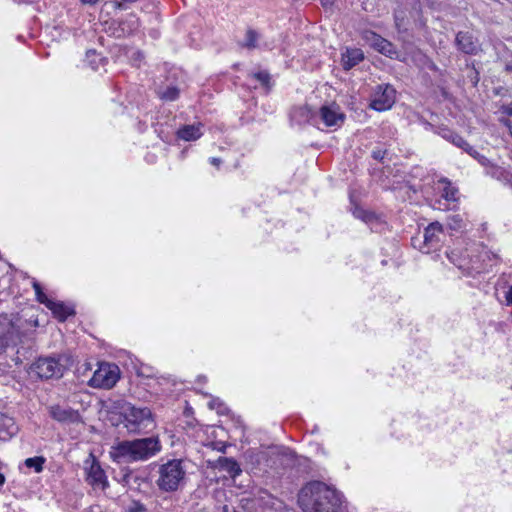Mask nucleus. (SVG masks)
<instances>
[{
    "instance_id": "obj_1",
    "label": "nucleus",
    "mask_w": 512,
    "mask_h": 512,
    "mask_svg": "<svg viewBox=\"0 0 512 512\" xmlns=\"http://www.w3.org/2000/svg\"><path fill=\"white\" fill-rule=\"evenodd\" d=\"M339 501L336 491L319 481L308 483L298 495V503L304 512H335Z\"/></svg>"
},
{
    "instance_id": "obj_2",
    "label": "nucleus",
    "mask_w": 512,
    "mask_h": 512,
    "mask_svg": "<svg viewBox=\"0 0 512 512\" xmlns=\"http://www.w3.org/2000/svg\"><path fill=\"white\" fill-rule=\"evenodd\" d=\"M161 450V444L157 437L124 440L112 447L111 458L119 463L126 464L136 461H145Z\"/></svg>"
},
{
    "instance_id": "obj_3",
    "label": "nucleus",
    "mask_w": 512,
    "mask_h": 512,
    "mask_svg": "<svg viewBox=\"0 0 512 512\" xmlns=\"http://www.w3.org/2000/svg\"><path fill=\"white\" fill-rule=\"evenodd\" d=\"M126 421V428L133 433H143L154 427L151 410L147 407L136 408L130 403L121 406Z\"/></svg>"
},
{
    "instance_id": "obj_4",
    "label": "nucleus",
    "mask_w": 512,
    "mask_h": 512,
    "mask_svg": "<svg viewBox=\"0 0 512 512\" xmlns=\"http://www.w3.org/2000/svg\"><path fill=\"white\" fill-rule=\"evenodd\" d=\"M159 474L160 476L157 480L159 489L166 492L176 491L185 477L182 461L179 459L168 461L160 466Z\"/></svg>"
},
{
    "instance_id": "obj_5",
    "label": "nucleus",
    "mask_w": 512,
    "mask_h": 512,
    "mask_svg": "<svg viewBox=\"0 0 512 512\" xmlns=\"http://www.w3.org/2000/svg\"><path fill=\"white\" fill-rule=\"evenodd\" d=\"M63 360L68 361V358L39 357L31 365V371L42 380L59 379L63 376L66 369Z\"/></svg>"
},
{
    "instance_id": "obj_6",
    "label": "nucleus",
    "mask_w": 512,
    "mask_h": 512,
    "mask_svg": "<svg viewBox=\"0 0 512 512\" xmlns=\"http://www.w3.org/2000/svg\"><path fill=\"white\" fill-rule=\"evenodd\" d=\"M118 367L110 364H101L89 380L94 388H112L118 381Z\"/></svg>"
},
{
    "instance_id": "obj_7",
    "label": "nucleus",
    "mask_w": 512,
    "mask_h": 512,
    "mask_svg": "<svg viewBox=\"0 0 512 512\" xmlns=\"http://www.w3.org/2000/svg\"><path fill=\"white\" fill-rule=\"evenodd\" d=\"M396 91L391 85H378L374 98L370 104L377 111H384L394 104Z\"/></svg>"
},
{
    "instance_id": "obj_8",
    "label": "nucleus",
    "mask_w": 512,
    "mask_h": 512,
    "mask_svg": "<svg viewBox=\"0 0 512 512\" xmlns=\"http://www.w3.org/2000/svg\"><path fill=\"white\" fill-rule=\"evenodd\" d=\"M454 43L457 49L466 55H476L481 50L478 40L469 31H459Z\"/></svg>"
},
{
    "instance_id": "obj_9",
    "label": "nucleus",
    "mask_w": 512,
    "mask_h": 512,
    "mask_svg": "<svg viewBox=\"0 0 512 512\" xmlns=\"http://www.w3.org/2000/svg\"><path fill=\"white\" fill-rule=\"evenodd\" d=\"M86 470V481L94 486V487H101L104 489L107 485L106 482V476L101 468L100 464L95 460V458L92 459L89 466L85 468Z\"/></svg>"
},
{
    "instance_id": "obj_10",
    "label": "nucleus",
    "mask_w": 512,
    "mask_h": 512,
    "mask_svg": "<svg viewBox=\"0 0 512 512\" xmlns=\"http://www.w3.org/2000/svg\"><path fill=\"white\" fill-rule=\"evenodd\" d=\"M367 39L371 41L372 47L375 50H377L379 53H381L387 57H390V58L397 56L398 51H397L395 45L392 44L387 39L381 37L380 35H378L374 32H371L370 37H368Z\"/></svg>"
},
{
    "instance_id": "obj_11",
    "label": "nucleus",
    "mask_w": 512,
    "mask_h": 512,
    "mask_svg": "<svg viewBox=\"0 0 512 512\" xmlns=\"http://www.w3.org/2000/svg\"><path fill=\"white\" fill-rule=\"evenodd\" d=\"M50 415L58 422L75 423L80 419L78 411L71 408H62L58 405L50 408Z\"/></svg>"
},
{
    "instance_id": "obj_12",
    "label": "nucleus",
    "mask_w": 512,
    "mask_h": 512,
    "mask_svg": "<svg viewBox=\"0 0 512 512\" xmlns=\"http://www.w3.org/2000/svg\"><path fill=\"white\" fill-rule=\"evenodd\" d=\"M321 118L327 126L339 125L344 122L345 115L339 112V107L323 106L320 109Z\"/></svg>"
},
{
    "instance_id": "obj_13",
    "label": "nucleus",
    "mask_w": 512,
    "mask_h": 512,
    "mask_svg": "<svg viewBox=\"0 0 512 512\" xmlns=\"http://www.w3.org/2000/svg\"><path fill=\"white\" fill-rule=\"evenodd\" d=\"M364 59V54L361 49L347 48L346 52L342 54V66L344 70H350Z\"/></svg>"
},
{
    "instance_id": "obj_14",
    "label": "nucleus",
    "mask_w": 512,
    "mask_h": 512,
    "mask_svg": "<svg viewBox=\"0 0 512 512\" xmlns=\"http://www.w3.org/2000/svg\"><path fill=\"white\" fill-rule=\"evenodd\" d=\"M215 467L219 470L226 471L231 477H236L241 473L238 462L233 458L219 457L216 460Z\"/></svg>"
},
{
    "instance_id": "obj_15",
    "label": "nucleus",
    "mask_w": 512,
    "mask_h": 512,
    "mask_svg": "<svg viewBox=\"0 0 512 512\" xmlns=\"http://www.w3.org/2000/svg\"><path fill=\"white\" fill-rule=\"evenodd\" d=\"M47 308L52 311L53 315L60 322H64L69 316L75 314L74 309L65 305L63 302H49Z\"/></svg>"
},
{
    "instance_id": "obj_16",
    "label": "nucleus",
    "mask_w": 512,
    "mask_h": 512,
    "mask_svg": "<svg viewBox=\"0 0 512 512\" xmlns=\"http://www.w3.org/2000/svg\"><path fill=\"white\" fill-rule=\"evenodd\" d=\"M202 125L199 124H193V125H184L177 131L178 138L185 140V141H193L202 135L201 132Z\"/></svg>"
},
{
    "instance_id": "obj_17",
    "label": "nucleus",
    "mask_w": 512,
    "mask_h": 512,
    "mask_svg": "<svg viewBox=\"0 0 512 512\" xmlns=\"http://www.w3.org/2000/svg\"><path fill=\"white\" fill-rule=\"evenodd\" d=\"M443 137L448 139L449 141H451L455 146L467 151L471 156L474 157V155L469 151L472 148L460 135H458L452 131H447V132H445Z\"/></svg>"
},
{
    "instance_id": "obj_18",
    "label": "nucleus",
    "mask_w": 512,
    "mask_h": 512,
    "mask_svg": "<svg viewBox=\"0 0 512 512\" xmlns=\"http://www.w3.org/2000/svg\"><path fill=\"white\" fill-rule=\"evenodd\" d=\"M443 226L439 222H433L427 226L424 232V240L426 243H432L436 237V233L442 232Z\"/></svg>"
},
{
    "instance_id": "obj_19",
    "label": "nucleus",
    "mask_w": 512,
    "mask_h": 512,
    "mask_svg": "<svg viewBox=\"0 0 512 512\" xmlns=\"http://www.w3.org/2000/svg\"><path fill=\"white\" fill-rule=\"evenodd\" d=\"M439 182L445 184V187L443 189V197L446 200L455 201L458 190L455 187L451 186V183L447 178H442L439 180Z\"/></svg>"
},
{
    "instance_id": "obj_20",
    "label": "nucleus",
    "mask_w": 512,
    "mask_h": 512,
    "mask_svg": "<svg viewBox=\"0 0 512 512\" xmlns=\"http://www.w3.org/2000/svg\"><path fill=\"white\" fill-rule=\"evenodd\" d=\"M258 33L253 29H248L246 32V39L244 42L240 43L242 47L247 49H254L257 46Z\"/></svg>"
},
{
    "instance_id": "obj_21",
    "label": "nucleus",
    "mask_w": 512,
    "mask_h": 512,
    "mask_svg": "<svg viewBox=\"0 0 512 512\" xmlns=\"http://www.w3.org/2000/svg\"><path fill=\"white\" fill-rule=\"evenodd\" d=\"M252 77L259 81L267 90L271 89V77L267 71L253 73Z\"/></svg>"
},
{
    "instance_id": "obj_22",
    "label": "nucleus",
    "mask_w": 512,
    "mask_h": 512,
    "mask_svg": "<svg viewBox=\"0 0 512 512\" xmlns=\"http://www.w3.org/2000/svg\"><path fill=\"white\" fill-rule=\"evenodd\" d=\"M45 459L43 457H33L27 458L25 460V465L28 468H34L36 472H41L43 470V464Z\"/></svg>"
},
{
    "instance_id": "obj_23",
    "label": "nucleus",
    "mask_w": 512,
    "mask_h": 512,
    "mask_svg": "<svg viewBox=\"0 0 512 512\" xmlns=\"http://www.w3.org/2000/svg\"><path fill=\"white\" fill-rule=\"evenodd\" d=\"M353 215L356 217V218H359L365 222H371L375 216L372 212H368V211H365L363 210L362 208L356 206L354 209H353Z\"/></svg>"
},
{
    "instance_id": "obj_24",
    "label": "nucleus",
    "mask_w": 512,
    "mask_h": 512,
    "mask_svg": "<svg viewBox=\"0 0 512 512\" xmlns=\"http://www.w3.org/2000/svg\"><path fill=\"white\" fill-rule=\"evenodd\" d=\"M179 96V89L177 87H167L161 94V98L167 101L176 100Z\"/></svg>"
},
{
    "instance_id": "obj_25",
    "label": "nucleus",
    "mask_w": 512,
    "mask_h": 512,
    "mask_svg": "<svg viewBox=\"0 0 512 512\" xmlns=\"http://www.w3.org/2000/svg\"><path fill=\"white\" fill-rule=\"evenodd\" d=\"M463 226V219L460 215H452L448 217V227L451 230H459Z\"/></svg>"
},
{
    "instance_id": "obj_26",
    "label": "nucleus",
    "mask_w": 512,
    "mask_h": 512,
    "mask_svg": "<svg viewBox=\"0 0 512 512\" xmlns=\"http://www.w3.org/2000/svg\"><path fill=\"white\" fill-rule=\"evenodd\" d=\"M404 21H405V13H404V11L396 10L394 12V22H395V26H396L398 31H401L402 28L404 30H406L405 25H404Z\"/></svg>"
},
{
    "instance_id": "obj_27",
    "label": "nucleus",
    "mask_w": 512,
    "mask_h": 512,
    "mask_svg": "<svg viewBox=\"0 0 512 512\" xmlns=\"http://www.w3.org/2000/svg\"><path fill=\"white\" fill-rule=\"evenodd\" d=\"M12 342L13 339L10 334L0 335V354L5 353L7 349L11 346Z\"/></svg>"
},
{
    "instance_id": "obj_28",
    "label": "nucleus",
    "mask_w": 512,
    "mask_h": 512,
    "mask_svg": "<svg viewBox=\"0 0 512 512\" xmlns=\"http://www.w3.org/2000/svg\"><path fill=\"white\" fill-rule=\"evenodd\" d=\"M128 512H147V509L139 501H133L130 507L128 508Z\"/></svg>"
},
{
    "instance_id": "obj_29",
    "label": "nucleus",
    "mask_w": 512,
    "mask_h": 512,
    "mask_svg": "<svg viewBox=\"0 0 512 512\" xmlns=\"http://www.w3.org/2000/svg\"><path fill=\"white\" fill-rule=\"evenodd\" d=\"M276 454H278V453L275 451V448H271V450H269V451L259 452L258 457H259V459L266 460L268 458V456L276 455Z\"/></svg>"
},
{
    "instance_id": "obj_30",
    "label": "nucleus",
    "mask_w": 512,
    "mask_h": 512,
    "mask_svg": "<svg viewBox=\"0 0 512 512\" xmlns=\"http://www.w3.org/2000/svg\"><path fill=\"white\" fill-rule=\"evenodd\" d=\"M36 296H37V300L40 303L44 304L46 307H48L49 302H52V300L48 299V297L45 295L44 292H42V294H38Z\"/></svg>"
},
{
    "instance_id": "obj_31",
    "label": "nucleus",
    "mask_w": 512,
    "mask_h": 512,
    "mask_svg": "<svg viewBox=\"0 0 512 512\" xmlns=\"http://www.w3.org/2000/svg\"><path fill=\"white\" fill-rule=\"evenodd\" d=\"M501 110L504 114L512 116V103L508 105H503Z\"/></svg>"
},
{
    "instance_id": "obj_32",
    "label": "nucleus",
    "mask_w": 512,
    "mask_h": 512,
    "mask_svg": "<svg viewBox=\"0 0 512 512\" xmlns=\"http://www.w3.org/2000/svg\"><path fill=\"white\" fill-rule=\"evenodd\" d=\"M384 154H385V152L382 153L381 151H374L373 158H374V160H383Z\"/></svg>"
},
{
    "instance_id": "obj_33",
    "label": "nucleus",
    "mask_w": 512,
    "mask_h": 512,
    "mask_svg": "<svg viewBox=\"0 0 512 512\" xmlns=\"http://www.w3.org/2000/svg\"><path fill=\"white\" fill-rule=\"evenodd\" d=\"M33 288L35 290L36 295L42 294L43 291H42L41 285L38 282L33 283Z\"/></svg>"
},
{
    "instance_id": "obj_34",
    "label": "nucleus",
    "mask_w": 512,
    "mask_h": 512,
    "mask_svg": "<svg viewBox=\"0 0 512 512\" xmlns=\"http://www.w3.org/2000/svg\"><path fill=\"white\" fill-rule=\"evenodd\" d=\"M506 300L508 304L512 305V286L509 288V290L506 293Z\"/></svg>"
},
{
    "instance_id": "obj_35",
    "label": "nucleus",
    "mask_w": 512,
    "mask_h": 512,
    "mask_svg": "<svg viewBox=\"0 0 512 512\" xmlns=\"http://www.w3.org/2000/svg\"><path fill=\"white\" fill-rule=\"evenodd\" d=\"M335 0H320L322 6L324 7H330L333 5Z\"/></svg>"
},
{
    "instance_id": "obj_36",
    "label": "nucleus",
    "mask_w": 512,
    "mask_h": 512,
    "mask_svg": "<svg viewBox=\"0 0 512 512\" xmlns=\"http://www.w3.org/2000/svg\"><path fill=\"white\" fill-rule=\"evenodd\" d=\"M156 381L159 385H162V384H164V382H169V378L161 376V377L156 378Z\"/></svg>"
},
{
    "instance_id": "obj_37",
    "label": "nucleus",
    "mask_w": 512,
    "mask_h": 512,
    "mask_svg": "<svg viewBox=\"0 0 512 512\" xmlns=\"http://www.w3.org/2000/svg\"><path fill=\"white\" fill-rule=\"evenodd\" d=\"M504 124L507 126V128H508V130H509V132H510V134L512 136V121L507 119V120L504 121Z\"/></svg>"
},
{
    "instance_id": "obj_38",
    "label": "nucleus",
    "mask_w": 512,
    "mask_h": 512,
    "mask_svg": "<svg viewBox=\"0 0 512 512\" xmlns=\"http://www.w3.org/2000/svg\"><path fill=\"white\" fill-rule=\"evenodd\" d=\"M84 4H90V5H94L96 3H98L100 0H81Z\"/></svg>"
},
{
    "instance_id": "obj_39",
    "label": "nucleus",
    "mask_w": 512,
    "mask_h": 512,
    "mask_svg": "<svg viewBox=\"0 0 512 512\" xmlns=\"http://www.w3.org/2000/svg\"><path fill=\"white\" fill-rule=\"evenodd\" d=\"M473 79H475V84L479 81V72L475 70V76H473Z\"/></svg>"
},
{
    "instance_id": "obj_40",
    "label": "nucleus",
    "mask_w": 512,
    "mask_h": 512,
    "mask_svg": "<svg viewBox=\"0 0 512 512\" xmlns=\"http://www.w3.org/2000/svg\"><path fill=\"white\" fill-rule=\"evenodd\" d=\"M473 79H475V84L479 81V72L475 70V76H473Z\"/></svg>"
},
{
    "instance_id": "obj_41",
    "label": "nucleus",
    "mask_w": 512,
    "mask_h": 512,
    "mask_svg": "<svg viewBox=\"0 0 512 512\" xmlns=\"http://www.w3.org/2000/svg\"><path fill=\"white\" fill-rule=\"evenodd\" d=\"M5 483V476L0 473V486L3 485Z\"/></svg>"
},
{
    "instance_id": "obj_42",
    "label": "nucleus",
    "mask_w": 512,
    "mask_h": 512,
    "mask_svg": "<svg viewBox=\"0 0 512 512\" xmlns=\"http://www.w3.org/2000/svg\"><path fill=\"white\" fill-rule=\"evenodd\" d=\"M505 69H506V71L512 72V63L511 64H507Z\"/></svg>"
},
{
    "instance_id": "obj_43",
    "label": "nucleus",
    "mask_w": 512,
    "mask_h": 512,
    "mask_svg": "<svg viewBox=\"0 0 512 512\" xmlns=\"http://www.w3.org/2000/svg\"><path fill=\"white\" fill-rule=\"evenodd\" d=\"M90 53L95 54V51H87V55H89Z\"/></svg>"
},
{
    "instance_id": "obj_44",
    "label": "nucleus",
    "mask_w": 512,
    "mask_h": 512,
    "mask_svg": "<svg viewBox=\"0 0 512 512\" xmlns=\"http://www.w3.org/2000/svg\"><path fill=\"white\" fill-rule=\"evenodd\" d=\"M213 163L218 167L220 162H213Z\"/></svg>"
}]
</instances>
